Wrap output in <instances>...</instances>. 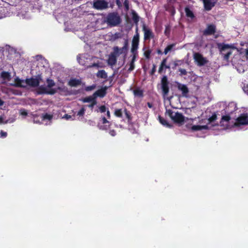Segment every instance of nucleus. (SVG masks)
Instances as JSON below:
<instances>
[{
	"mask_svg": "<svg viewBox=\"0 0 248 248\" xmlns=\"http://www.w3.org/2000/svg\"><path fill=\"white\" fill-rule=\"evenodd\" d=\"M216 26L214 24H208L207 28L203 31V34L205 36L211 35L216 32Z\"/></svg>",
	"mask_w": 248,
	"mask_h": 248,
	"instance_id": "obj_12",
	"label": "nucleus"
},
{
	"mask_svg": "<svg viewBox=\"0 0 248 248\" xmlns=\"http://www.w3.org/2000/svg\"><path fill=\"white\" fill-rule=\"evenodd\" d=\"M246 56L247 59H248V49L246 50Z\"/></svg>",
	"mask_w": 248,
	"mask_h": 248,
	"instance_id": "obj_59",
	"label": "nucleus"
},
{
	"mask_svg": "<svg viewBox=\"0 0 248 248\" xmlns=\"http://www.w3.org/2000/svg\"><path fill=\"white\" fill-rule=\"evenodd\" d=\"M147 106L149 108H152L153 107L152 104L150 102L147 103Z\"/></svg>",
	"mask_w": 248,
	"mask_h": 248,
	"instance_id": "obj_56",
	"label": "nucleus"
},
{
	"mask_svg": "<svg viewBox=\"0 0 248 248\" xmlns=\"http://www.w3.org/2000/svg\"><path fill=\"white\" fill-rule=\"evenodd\" d=\"M156 71V66L155 64H153V68L150 72V75H153Z\"/></svg>",
	"mask_w": 248,
	"mask_h": 248,
	"instance_id": "obj_47",
	"label": "nucleus"
},
{
	"mask_svg": "<svg viewBox=\"0 0 248 248\" xmlns=\"http://www.w3.org/2000/svg\"><path fill=\"white\" fill-rule=\"evenodd\" d=\"M109 134L112 136H115L116 134V131L115 130H110L109 132Z\"/></svg>",
	"mask_w": 248,
	"mask_h": 248,
	"instance_id": "obj_52",
	"label": "nucleus"
},
{
	"mask_svg": "<svg viewBox=\"0 0 248 248\" xmlns=\"http://www.w3.org/2000/svg\"><path fill=\"white\" fill-rule=\"evenodd\" d=\"M151 52V50L148 48L147 50L144 51V56L145 57L146 59H149L150 58Z\"/></svg>",
	"mask_w": 248,
	"mask_h": 248,
	"instance_id": "obj_35",
	"label": "nucleus"
},
{
	"mask_svg": "<svg viewBox=\"0 0 248 248\" xmlns=\"http://www.w3.org/2000/svg\"><path fill=\"white\" fill-rule=\"evenodd\" d=\"M138 56L132 55V58L129 63V68L128 69V71L131 72L133 71L135 68V62Z\"/></svg>",
	"mask_w": 248,
	"mask_h": 248,
	"instance_id": "obj_24",
	"label": "nucleus"
},
{
	"mask_svg": "<svg viewBox=\"0 0 248 248\" xmlns=\"http://www.w3.org/2000/svg\"><path fill=\"white\" fill-rule=\"evenodd\" d=\"M3 123V118L1 117H0V123Z\"/></svg>",
	"mask_w": 248,
	"mask_h": 248,
	"instance_id": "obj_63",
	"label": "nucleus"
},
{
	"mask_svg": "<svg viewBox=\"0 0 248 248\" xmlns=\"http://www.w3.org/2000/svg\"><path fill=\"white\" fill-rule=\"evenodd\" d=\"M108 4L105 0H97L93 2V7L97 10H104L108 8Z\"/></svg>",
	"mask_w": 248,
	"mask_h": 248,
	"instance_id": "obj_9",
	"label": "nucleus"
},
{
	"mask_svg": "<svg viewBox=\"0 0 248 248\" xmlns=\"http://www.w3.org/2000/svg\"><path fill=\"white\" fill-rule=\"evenodd\" d=\"M104 21L110 27H115L119 25L122 19L119 14L116 12L109 13L104 18Z\"/></svg>",
	"mask_w": 248,
	"mask_h": 248,
	"instance_id": "obj_1",
	"label": "nucleus"
},
{
	"mask_svg": "<svg viewBox=\"0 0 248 248\" xmlns=\"http://www.w3.org/2000/svg\"><path fill=\"white\" fill-rule=\"evenodd\" d=\"M175 46V44H172L168 45L165 49L163 53L166 55Z\"/></svg>",
	"mask_w": 248,
	"mask_h": 248,
	"instance_id": "obj_31",
	"label": "nucleus"
},
{
	"mask_svg": "<svg viewBox=\"0 0 248 248\" xmlns=\"http://www.w3.org/2000/svg\"><path fill=\"white\" fill-rule=\"evenodd\" d=\"M15 84L14 86L16 87L25 88L26 85L24 84L25 80L20 79L18 78H16L15 79Z\"/></svg>",
	"mask_w": 248,
	"mask_h": 248,
	"instance_id": "obj_18",
	"label": "nucleus"
},
{
	"mask_svg": "<svg viewBox=\"0 0 248 248\" xmlns=\"http://www.w3.org/2000/svg\"><path fill=\"white\" fill-rule=\"evenodd\" d=\"M131 15L132 19L136 26V32H138V23L140 21V17L134 10H132Z\"/></svg>",
	"mask_w": 248,
	"mask_h": 248,
	"instance_id": "obj_15",
	"label": "nucleus"
},
{
	"mask_svg": "<svg viewBox=\"0 0 248 248\" xmlns=\"http://www.w3.org/2000/svg\"><path fill=\"white\" fill-rule=\"evenodd\" d=\"M178 90L182 91V95L183 96H187V93L189 92V90L187 87L186 85L178 83Z\"/></svg>",
	"mask_w": 248,
	"mask_h": 248,
	"instance_id": "obj_17",
	"label": "nucleus"
},
{
	"mask_svg": "<svg viewBox=\"0 0 248 248\" xmlns=\"http://www.w3.org/2000/svg\"><path fill=\"white\" fill-rule=\"evenodd\" d=\"M94 106H93L92 103H90V104L87 105V107H88V108H91L92 110L93 109V108Z\"/></svg>",
	"mask_w": 248,
	"mask_h": 248,
	"instance_id": "obj_54",
	"label": "nucleus"
},
{
	"mask_svg": "<svg viewBox=\"0 0 248 248\" xmlns=\"http://www.w3.org/2000/svg\"><path fill=\"white\" fill-rule=\"evenodd\" d=\"M96 88V85L93 84L91 86H87L85 88V90L86 92L91 91L93 90Z\"/></svg>",
	"mask_w": 248,
	"mask_h": 248,
	"instance_id": "obj_37",
	"label": "nucleus"
},
{
	"mask_svg": "<svg viewBox=\"0 0 248 248\" xmlns=\"http://www.w3.org/2000/svg\"><path fill=\"white\" fill-rule=\"evenodd\" d=\"M142 31L144 32L143 39L144 41L150 40L154 38L155 35L153 31L151 29L147 27L144 23L142 25Z\"/></svg>",
	"mask_w": 248,
	"mask_h": 248,
	"instance_id": "obj_8",
	"label": "nucleus"
},
{
	"mask_svg": "<svg viewBox=\"0 0 248 248\" xmlns=\"http://www.w3.org/2000/svg\"><path fill=\"white\" fill-rule=\"evenodd\" d=\"M231 116L229 115H226L222 116L221 117V120L220 121V125H223L224 124L223 123L224 121L228 123L230 121V120H231Z\"/></svg>",
	"mask_w": 248,
	"mask_h": 248,
	"instance_id": "obj_28",
	"label": "nucleus"
},
{
	"mask_svg": "<svg viewBox=\"0 0 248 248\" xmlns=\"http://www.w3.org/2000/svg\"><path fill=\"white\" fill-rule=\"evenodd\" d=\"M175 11L174 9L173 8V9H172V12H171V15H173L175 14Z\"/></svg>",
	"mask_w": 248,
	"mask_h": 248,
	"instance_id": "obj_62",
	"label": "nucleus"
},
{
	"mask_svg": "<svg viewBox=\"0 0 248 248\" xmlns=\"http://www.w3.org/2000/svg\"><path fill=\"white\" fill-rule=\"evenodd\" d=\"M209 127L208 125H194L191 127V129L193 131H199L202 129H208Z\"/></svg>",
	"mask_w": 248,
	"mask_h": 248,
	"instance_id": "obj_22",
	"label": "nucleus"
},
{
	"mask_svg": "<svg viewBox=\"0 0 248 248\" xmlns=\"http://www.w3.org/2000/svg\"><path fill=\"white\" fill-rule=\"evenodd\" d=\"M116 4L118 6V8H120L122 6V3L120 0H115Z\"/></svg>",
	"mask_w": 248,
	"mask_h": 248,
	"instance_id": "obj_49",
	"label": "nucleus"
},
{
	"mask_svg": "<svg viewBox=\"0 0 248 248\" xmlns=\"http://www.w3.org/2000/svg\"><path fill=\"white\" fill-rule=\"evenodd\" d=\"M185 11L186 13V16L187 17H190L192 19L195 17V16L193 12L189 8V7H185Z\"/></svg>",
	"mask_w": 248,
	"mask_h": 248,
	"instance_id": "obj_26",
	"label": "nucleus"
},
{
	"mask_svg": "<svg viewBox=\"0 0 248 248\" xmlns=\"http://www.w3.org/2000/svg\"><path fill=\"white\" fill-rule=\"evenodd\" d=\"M169 82L168 80L167 77L164 76L161 80V86L162 91V94L164 96H167L170 91L169 86Z\"/></svg>",
	"mask_w": 248,
	"mask_h": 248,
	"instance_id": "obj_7",
	"label": "nucleus"
},
{
	"mask_svg": "<svg viewBox=\"0 0 248 248\" xmlns=\"http://www.w3.org/2000/svg\"><path fill=\"white\" fill-rule=\"evenodd\" d=\"M20 114L22 116H26L28 115V112L25 109H23L20 110Z\"/></svg>",
	"mask_w": 248,
	"mask_h": 248,
	"instance_id": "obj_46",
	"label": "nucleus"
},
{
	"mask_svg": "<svg viewBox=\"0 0 248 248\" xmlns=\"http://www.w3.org/2000/svg\"><path fill=\"white\" fill-rule=\"evenodd\" d=\"M133 93L135 96H138L140 97H142L143 96V91L140 89H136L134 90Z\"/></svg>",
	"mask_w": 248,
	"mask_h": 248,
	"instance_id": "obj_30",
	"label": "nucleus"
},
{
	"mask_svg": "<svg viewBox=\"0 0 248 248\" xmlns=\"http://www.w3.org/2000/svg\"><path fill=\"white\" fill-rule=\"evenodd\" d=\"M56 93L55 89H51L47 90L46 88L43 86H40L38 87L37 90V93L38 94H54Z\"/></svg>",
	"mask_w": 248,
	"mask_h": 248,
	"instance_id": "obj_11",
	"label": "nucleus"
},
{
	"mask_svg": "<svg viewBox=\"0 0 248 248\" xmlns=\"http://www.w3.org/2000/svg\"><path fill=\"white\" fill-rule=\"evenodd\" d=\"M159 122L164 126H165L167 127H171L172 125L170 124L167 120H166L164 118L159 116L158 117Z\"/></svg>",
	"mask_w": 248,
	"mask_h": 248,
	"instance_id": "obj_27",
	"label": "nucleus"
},
{
	"mask_svg": "<svg viewBox=\"0 0 248 248\" xmlns=\"http://www.w3.org/2000/svg\"><path fill=\"white\" fill-rule=\"evenodd\" d=\"M170 32V25H167L165 26V30L164 33L165 35L169 36Z\"/></svg>",
	"mask_w": 248,
	"mask_h": 248,
	"instance_id": "obj_36",
	"label": "nucleus"
},
{
	"mask_svg": "<svg viewBox=\"0 0 248 248\" xmlns=\"http://www.w3.org/2000/svg\"><path fill=\"white\" fill-rule=\"evenodd\" d=\"M232 53V52L230 51L228 52L226 54H225L224 55V57H223L224 59L225 60H228L229 59Z\"/></svg>",
	"mask_w": 248,
	"mask_h": 248,
	"instance_id": "obj_42",
	"label": "nucleus"
},
{
	"mask_svg": "<svg viewBox=\"0 0 248 248\" xmlns=\"http://www.w3.org/2000/svg\"><path fill=\"white\" fill-rule=\"evenodd\" d=\"M102 123L103 124H105L108 123L109 122L107 120V119L105 117H103L102 118Z\"/></svg>",
	"mask_w": 248,
	"mask_h": 248,
	"instance_id": "obj_53",
	"label": "nucleus"
},
{
	"mask_svg": "<svg viewBox=\"0 0 248 248\" xmlns=\"http://www.w3.org/2000/svg\"><path fill=\"white\" fill-rule=\"evenodd\" d=\"M164 68H165V66L160 64L158 69V73L159 74H162Z\"/></svg>",
	"mask_w": 248,
	"mask_h": 248,
	"instance_id": "obj_51",
	"label": "nucleus"
},
{
	"mask_svg": "<svg viewBox=\"0 0 248 248\" xmlns=\"http://www.w3.org/2000/svg\"><path fill=\"white\" fill-rule=\"evenodd\" d=\"M65 117L67 119H70L71 118V116L70 115H69L68 114H65Z\"/></svg>",
	"mask_w": 248,
	"mask_h": 248,
	"instance_id": "obj_58",
	"label": "nucleus"
},
{
	"mask_svg": "<svg viewBox=\"0 0 248 248\" xmlns=\"http://www.w3.org/2000/svg\"><path fill=\"white\" fill-rule=\"evenodd\" d=\"M85 112V109L84 108L82 107L78 112L77 113V115L79 116H83Z\"/></svg>",
	"mask_w": 248,
	"mask_h": 248,
	"instance_id": "obj_39",
	"label": "nucleus"
},
{
	"mask_svg": "<svg viewBox=\"0 0 248 248\" xmlns=\"http://www.w3.org/2000/svg\"><path fill=\"white\" fill-rule=\"evenodd\" d=\"M167 112L174 123L182 124L184 122L185 116L181 113L178 111L174 112L171 109L167 110Z\"/></svg>",
	"mask_w": 248,
	"mask_h": 248,
	"instance_id": "obj_2",
	"label": "nucleus"
},
{
	"mask_svg": "<svg viewBox=\"0 0 248 248\" xmlns=\"http://www.w3.org/2000/svg\"><path fill=\"white\" fill-rule=\"evenodd\" d=\"M99 109L101 113H104L107 111V108L105 105L101 106Z\"/></svg>",
	"mask_w": 248,
	"mask_h": 248,
	"instance_id": "obj_44",
	"label": "nucleus"
},
{
	"mask_svg": "<svg viewBox=\"0 0 248 248\" xmlns=\"http://www.w3.org/2000/svg\"><path fill=\"white\" fill-rule=\"evenodd\" d=\"M47 87L48 88H51L55 85V83L53 80L47 78L46 79Z\"/></svg>",
	"mask_w": 248,
	"mask_h": 248,
	"instance_id": "obj_34",
	"label": "nucleus"
},
{
	"mask_svg": "<svg viewBox=\"0 0 248 248\" xmlns=\"http://www.w3.org/2000/svg\"><path fill=\"white\" fill-rule=\"evenodd\" d=\"M128 48V42L127 40H125L124 42V46L119 48L118 46H114L113 48V52L116 55L119 56L121 54H124V57L126 55L127 53V50Z\"/></svg>",
	"mask_w": 248,
	"mask_h": 248,
	"instance_id": "obj_6",
	"label": "nucleus"
},
{
	"mask_svg": "<svg viewBox=\"0 0 248 248\" xmlns=\"http://www.w3.org/2000/svg\"><path fill=\"white\" fill-rule=\"evenodd\" d=\"M217 47L219 49V51L221 52H222L226 50L227 49L229 48H235V47L233 46L232 45H229V44H225L224 43H219L217 44Z\"/></svg>",
	"mask_w": 248,
	"mask_h": 248,
	"instance_id": "obj_16",
	"label": "nucleus"
},
{
	"mask_svg": "<svg viewBox=\"0 0 248 248\" xmlns=\"http://www.w3.org/2000/svg\"><path fill=\"white\" fill-rule=\"evenodd\" d=\"M0 77L3 80H7L9 81L11 79L10 73L6 71H3L1 73Z\"/></svg>",
	"mask_w": 248,
	"mask_h": 248,
	"instance_id": "obj_25",
	"label": "nucleus"
},
{
	"mask_svg": "<svg viewBox=\"0 0 248 248\" xmlns=\"http://www.w3.org/2000/svg\"><path fill=\"white\" fill-rule=\"evenodd\" d=\"M248 125V114L243 113L241 114L236 119L234 125L239 127L241 125Z\"/></svg>",
	"mask_w": 248,
	"mask_h": 248,
	"instance_id": "obj_5",
	"label": "nucleus"
},
{
	"mask_svg": "<svg viewBox=\"0 0 248 248\" xmlns=\"http://www.w3.org/2000/svg\"><path fill=\"white\" fill-rule=\"evenodd\" d=\"M93 97V94L92 95H90L84 98H83L81 99V101L83 103H91L92 100V98Z\"/></svg>",
	"mask_w": 248,
	"mask_h": 248,
	"instance_id": "obj_33",
	"label": "nucleus"
},
{
	"mask_svg": "<svg viewBox=\"0 0 248 248\" xmlns=\"http://www.w3.org/2000/svg\"><path fill=\"white\" fill-rule=\"evenodd\" d=\"M157 54H161V55L162 54H164L163 52H162L160 49H157Z\"/></svg>",
	"mask_w": 248,
	"mask_h": 248,
	"instance_id": "obj_57",
	"label": "nucleus"
},
{
	"mask_svg": "<svg viewBox=\"0 0 248 248\" xmlns=\"http://www.w3.org/2000/svg\"><path fill=\"white\" fill-rule=\"evenodd\" d=\"M42 76L41 74H38L34 77H31L25 79V83L32 87H36L39 85L40 81L42 80Z\"/></svg>",
	"mask_w": 248,
	"mask_h": 248,
	"instance_id": "obj_4",
	"label": "nucleus"
},
{
	"mask_svg": "<svg viewBox=\"0 0 248 248\" xmlns=\"http://www.w3.org/2000/svg\"><path fill=\"white\" fill-rule=\"evenodd\" d=\"M217 125H218V124H215V125H213V126H217Z\"/></svg>",
	"mask_w": 248,
	"mask_h": 248,
	"instance_id": "obj_64",
	"label": "nucleus"
},
{
	"mask_svg": "<svg viewBox=\"0 0 248 248\" xmlns=\"http://www.w3.org/2000/svg\"><path fill=\"white\" fill-rule=\"evenodd\" d=\"M166 62H167V59H164L162 60V61L161 62L160 64L164 66L165 69H168V68H170V66L166 65Z\"/></svg>",
	"mask_w": 248,
	"mask_h": 248,
	"instance_id": "obj_43",
	"label": "nucleus"
},
{
	"mask_svg": "<svg viewBox=\"0 0 248 248\" xmlns=\"http://www.w3.org/2000/svg\"><path fill=\"white\" fill-rule=\"evenodd\" d=\"M107 116L108 119H109L110 117V113L108 109L107 110Z\"/></svg>",
	"mask_w": 248,
	"mask_h": 248,
	"instance_id": "obj_55",
	"label": "nucleus"
},
{
	"mask_svg": "<svg viewBox=\"0 0 248 248\" xmlns=\"http://www.w3.org/2000/svg\"><path fill=\"white\" fill-rule=\"evenodd\" d=\"M124 5L125 8V10L127 11L129 9V4L128 0H125L124 2Z\"/></svg>",
	"mask_w": 248,
	"mask_h": 248,
	"instance_id": "obj_40",
	"label": "nucleus"
},
{
	"mask_svg": "<svg viewBox=\"0 0 248 248\" xmlns=\"http://www.w3.org/2000/svg\"><path fill=\"white\" fill-rule=\"evenodd\" d=\"M96 77L98 78L106 79L108 78V75L104 70H101L96 73Z\"/></svg>",
	"mask_w": 248,
	"mask_h": 248,
	"instance_id": "obj_23",
	"label": "nucleus"
},
{
	"mask_svg": "<svg viewBox=\"0 0 248 248\" xmlns=\"http://www.w3.org/2000/svg\"><path fill=\"white\" fill-rule=\"evenodd\" d=\"M91 103H92L93 106H95L97 104L96 98L93 95Z\"/></svg>",
	"mask_w": 248,
	"mask_h": 248,
	"instance_id": "obj_48",
	"label": "nucleus"
},
{
	"mask_svg": "<svg viewBox=\"0 0 248 248\" xmlns=\"http://www.w3.org/2000/svg\"><path fill=\"white\" fill-rule=\"evenodd\" d=\"M52 118V116L47 113H45L42 115L43 120H50Z\"/></svg>",
	"mask_w": 248,
	"mask_h": 248,
	"instance_id": "obj_38",
	"label": "nucleus"
},
{
	"mask_svg": "<svg viewBox=\"0 0 248 248\" xmlns=\"http://www.w3.org/2000/svg\"><path fill=\"white\" fill-rule=\"evenodd\" d=\"M124 113L126 119L127 120L128 123H132V116L130 112L128 111L126 108H124Z\"/></svg>",
	"mask_w": 248,
	"mask_h": 248,
	"instance_id": "obj_21",
	"label": "nucleus"
},
{
	"mask_svg": "<svg viewBox=\"0 0 248 248\" xmlns=\"http://www.w3.org/2000/svg\"><path fill=\"white\" fill-rule=\"evenodd\" d=\"M179 71L180 72V76H186L187 75V72L185 69L179 68Z\"/></svg>",
	"mask_w": 248,
	"mask_h": 248,
	"instance_id": "obj_41",
	"label": "nucleus"
},
{
	"mask_svg": "<svg viewBox=\"0 0 248 248\" xmlns=\"http://www.w3.org/2000/svg\"><path fill=\"white\" fill-rule=\"evenodd\" d=\"M123 112L124 111H123L122 109L116 108L114 110V114L117 117L122 118Z\"/></svg>",
	"mask_w": 248,
	"mask_h": 248,
	"instance_id": "obj_29",
	"label": "nucleus"
},
{
	"mask_svg": "<svg viewBox=\"0 0 248 248\" xmlns=\"http://www.w3.org/2000/svg\"><path fill=\"white\" fill-rule=\"evenodd\" d=\"M117 57L118 56L114 53L113 52H111L109 55L108 60V64L111 66L114 65L117 62Z\"/></svg>",
	"mask_w": 248,
	"mask_h": 248,
	"instance_id": "obj_14",
	"label": "nucleus"
},
{
	"mask_svg": "<svg viewBox=\"0 0 248 248\" xmlns=\"http://www.w3.org/2000/svg\"><path fill=\"white\" fill-rule=\"evenodd\" d=\"M81 83V81L80 79L73 78L69 80L68 84L71 87H77L80 85Z\"/></svg>",
	"mask_w": 248,
	"mask_h": 248,
	"instance_id": "obj_19",
	"label": "nucleus"
},
{
	"mask_svg": "<svg viewBox=\"0 0 248 248\" xmlns=\"http://www.w3.org/2000/svg\"><path fill=\"white\" fill-rule=\"evenodd\" d=\"M204 8L207 11L210 10L214 6V4L211 1V0H203Z\"/></svg>",
	"mask_w": 248,
	"mask_h": 248,
	"instance_id": "obj_20",
	"label": "nucleus"
},
{
	"mask_svg": "<svg viewBox=\"0 0 248 248\" xmlns=\"http://www.w3.org/2000/svg\"><path fill=\"white\" fill-rule=\"evenodd\" d=\"M193 58L199 66L204 65L207 62V61L206 59L200 53L196 52L194 53Z\"/></svg>",
	"mask_w": 248,
	"mask_h": 248,
	"instance_id": "obj_10",
	"label": "nucleus"
},
{
	"mask_svg": "<svg viewBox=\"0 0 248 248\" xmlns=\"http://www.w3.org/2000/svg\"><path fill=\"white\" fill-rule=\"evenodd\" d=\"M96 67L98 68L100 67V66H99V64L97 63H93L91 65H90L88 66L89 68H91V67Z\"/></svg>",
	"mask_w": 248,
	"mask_h": 248,
	"instance_id": "obj_50",
	"label": "nucleus"
},
{
	"mask_svg": "<svg viewBox=\"0 0 248 248\" xmlns=\"http://www.w3.org/2000/svg\"><path fill=\"white\" fill-rule=\"evenodd\" d=\"M181 62L180 61H178L177 62H175L174 63V66H176L178 65L179 64L177 63V62Z\"/></svg>",
	"mask_w": 248,
	"mask_h": 248,
	"instance_id": "obj_60",
	"label": "nucleus"
},
{
	"mask_svg": "<svg viewBox=\"0 0 248 248\" xmlns=\"http://www.w3.org/2000/svg\"><path fill=\"white\" fill-rule=\"evenodd\" d=\"M4 104L3 101L0 99V106H2Z\"/></svg>",
	"mask_w": 248,
	"mask_h": 248,
	"instance_id": "obj_61",
	"label": "nucleus"
},
{
	"mask_svg": "<svg viewBox=\"0 0 248 248\" xmlns=\"http://www.w3.org/2000/svg\"><path fill=\"white\" fill-rule=\"evenodd\" d=\"M136 34L134 36L132 41V46L131 52L133 56H138L139 45L140 42V35L138 32H136Z\"/></svg>",
	"mask_w": 248,
	"mask_h": 248,
	"instance_id": "obj_3",
	"label": "nucleus"
},
{
	"mask_svg": "<svg viewBox=\"0 0 248 248\" xmlns=\"http://www.w3.org/2000/svg\"><path fill=\"white\" fill-rule=\"evenodd\" d=\"M7 136V133L6 132H4L2 130H1L0 132V138H6Z\"/></svg>",
	"mask_w": 248,
	"mask_h": 248,
	"instance_id": "obj_45",
	"label": "nucleus"
},
{
	"mask_svg": "<svg viewBox=\"0 0 248 248\" xmlns=\"http://www.w3.org/2000/svg\"><path fill=\"white\" fill-rule=\"evenodd\" d=\"M217 119V115L215 113H214V114H212V115L210 117H209L208 119L207 124H210L215 122Z\"/></svg>",
	"mask_w": 248,
	"mask_h": 248,
	"instance_id": "obj_32",
	"label": "nucleus"
},
{
	"mask_svg": "<svg viewBox=\"0 0 248 248\" xmlns=\"http://www.w3.org/2000/svg\"><path fill=\"white\" fill-rule=\"evenodd\" d=\"M108 87L105 86L103 88H102L100 89L97 90L93 93V95L97 98V97H99L100 98L104 97L107 94V90Z\"/></svg>",
	"mask_w": 248,
	"mask_h": 248,
	"instance_id": "obj_13",
	"label": "nucleus"
}]
</instances>
